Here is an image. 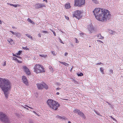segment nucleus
<instances>
[{
	"label": "nucleus",
	"instance_id": "nucleus-1",
	"mask_svg": "<svg viewBox=\"0 0 123 123\" xmlns=\"http://www.w3.org/2000/svg\"><path fill=\"white\" fill-rule=\"evenodd\" d=\"M96 18L102 21H106L111 18L110 12L107 10L103 9L100 8H96L93 11Z\"/></svg>",
	"mask_w": 123,
	"mask_h": 123
},
{
	"label": "nucleus",
	"instance_id": "nucleus-2",
	"mask_svg": "<svg viewBox=\"0 0 123 123\" xmlns=\"http://www.w3.org/2000/svg\"><path fill=\"white\" fill-rule=\"evenodd\" d=\"M12 86V85L8 79L0 78V87L6 99L8 98V92L11 89Z\"/></svg>",
	"mask_w": 123,
	"mask_h": 123
},
{
	"label": "nucleus",
	"instance_id": "nucleus-3",
	"mask_svg": "<svg viewBox=\"0 0 123 123\" xmlns=\"http://www.w3.org/2000/svg\"><path fill=\"white\" fill-rule=\"evenodd\" d=\"M34 71L37 73L44 72V68L43 66L40 64H36L34 68Z\"/></svg>",
	"mask_w": 123,
	"mask_h": 123
},
{
	"label": "nucleus",
	"instance_id": "nucleus-4",
	"mask_svg": "<svg viewBox=\"0 0 123 123\" xmlns=\"http://www.w3.org/2000/svg\"><path fill=\"white\" fill-rule=\"evenodd\" d=\"M0 120L4 123H9L10 122L9 119L6 115L1 112H0Z\"/></svg>",
	"mask_w": 123,
	"mask_h": 123
},
{
	"label": "nucleus",
	"instance_id": "nucleus-5",
	"mask_svg": "<svg viewBox=\"0 0 123 123\" xmlns=\"http://www.w3.org/2000/svg\"><path fill=\"white\" fill-rule=\"evenodd\" d=\"M75 113H77L83 119H85L86 118V117L84 114L82 112L80 111V110L77 109H75L74 111Z\"/></svg>",
	"mask_w": 123,
	"mask_h": 123
},
{
	"label": "nucleus",
	"instance_id": "nucleus-6",
	"mask_svg": "<svg viewBox=\"0 0 123 123\" xmlns=\"http://www.w3.org/2000/svg\"><path fill=\"white\" fill-rule=\"evenodd\" d=\"M37 85L39 89H42L43 88L47 89L48 88V86L44 83L42 84L37 83Z\"/></svg>",
	"mask_w": 123,
	"mask_h": 123
},
{
	"label": "nucleus",
	"instance_id": "nucleus-7",
	"mask_svg": "<svg viewBox=\"0 0 123 123\" xmlns=\"http://www.w3.org/2000/svg\"><path fill=\"white\" fill-rule=\"evenodd\" d=\"M85 0H75L74 6H81L85 3Z\"/></svg>",
	"mask_w": 123,
	"mask_h": 123
},
{
	"label": "nucleus",
	"instance_id": "nucleus-8",
	"mask_svg": "<svg viewBox=\"0 0 123 123\" xmlns=\"http://www.w3.org/2000/svg\"><path fill=\"white\" fill-rule=\"evenodd\" d=\"M74 17H75L78 19L82 17L80 12L78 10H76L74 12L73 15Z\"/></svg>",
	"mask_w": 123,
	"mask_h": 123
},
{
	"label": "nucleus",
	"instance_id": "nucleus-9",
	"mask_svg": "<svg viewBox=\"0 0 123 123\" xmlns=\"http://www.w3.org/2000/svg\"><path fill=\"white\" fill-rule=\"evenodd\" d=\"M60 105L57 102L54 101L52 107L51 108L53 109L56 110H57L58 107L60 106Z\"/></svg>",
	"mask_w": 123,
	"mask_h": 123
},
{
	"label": "nucleus",
	"instance_id": "nucleus-10",
	"mask_svg": "<svg viewBox=\"0 0 123 123\" xmlns=\"http://www.w3.org/2000/svg\"><path fill=\"white\" fill-rule=\"evenodd\" d=\"M60 105L57 102L54 101L52 107L51 108L53 109L56 110H57L58 107L60 106Z\"/></svg>",
	"mask_w": 123,
	"mask_h": 123
},
{
	"label": "nucleus",
	"instance_id": "nucleus-11",
	"mask_svg": "<svg viewBox=\"0 0 123 123\" xmlns=\"http://www.w3.org/2000/svg\"><path fill=\"white\" fill-rule=\"evenodd\" d=\"M35 8L36 9L41 8L43 7H45V5L43 4L40 3H37L35 5Z\"/></svg>",
	"mask_w": 123,
	"mask_h": 123
},
{
	"label": "nucleus",
	"instance_id": "nucleus-12",
	"mask_svg": "<svg viewBox=\"0 0 123 123\" xmlns=\"http://www.w3.org/2000/svg\"><path fill=\"white\" fill-rule=\"evenodd\" d=\"M87 28L88 30L91 33L94 30V28L92 24H90L88 25Z\"/></svg>",
	"mask_w": 123,
	"mask_h": 123
},
{
	"label": "nucleus",
	"instance_id": "nucleus-13",
	"mask_svg": "<svg viewBox=\"0 0 123 123\" xmlns=\"http://www.w3.org/2000/svg\"><path fill=\"white\" fill-rule=\"evenodd\" d=\"M22 79L23 82L26 86L28 85V82L27 78L25 76H22Z\"/></svg>",
	"mask_w": 123,
	"mask_h": 123
},
{
	"label": "nucleus",
	"instance_id": "nucleus-14",
	"mask_svg": "<svg viewBox=\"0 0 123 123\" xmlns=\"http://www.w3.org/2000/svg\"><path fill=\"white\" fill-rule=\"evenodd\" d=\"M55 101L51 99H49L47 101V103L48 105L51 108L53 105L54 102Z\"/></svg>",
	"mask_w": 123,
	"mask_h": 123
},
{
	"label": "nucleus",
	"instance_id": "nucleus-15",
	"mask_svg": "<svg viewBox=\"0 0 123 123\" xmlns=\"http://www.w3.org/2000/svg\"><path fill=\"white\" fill-rule=\"evenodd\" d=\"M23 68L24 70L25 71L26 73L28 75L30 74L31 73L30 71H29L28 68L26 66H24Z\"/></svg>",
	"mask_w": 123,
	"mask_h": 123
},
{
	"label": "nucleus",
	"instance_id": "nucleus-16",
	"mask_svg": "<svg viewBox=\"0 0 123 123\" xmlns=\"http://www.w3.org/2000/svg\"><path fill=\"white\" fill-rule=\"evenodd\" d=\"M14 35L18 38H19L21 36V34L18 32H15Z\"/></svg>",
	"mask_w": 123,
	"mask_h": 123
},
{
	"label": "nucleus",
	"instance_id": "nucleus-17",
	"mask_svg": "<svg viewBox=\"0 0 123 123\" xmlns=\"http://www.w3.org/2000/svg\"><path fill=\"white\" fill-rule=\"evenodd\" d=\"M7 41L11 44H13V40L12 39L9 38L8 40Z\"/></svg>",
	"mask_w": 123,
	"mask_h": 123
},
{
	"label": "nucleus",
	"instance_id": "nucleus-18",
	"mask_svg": "<svg viewBox=\"0 0 123 123\" xmlns=\"http://www.w3.org/2000/svg\"><path fill=\"white\" fill-rule=\"evenodd\" d=\"M65 6L66 9H68L70 7L69 3L66 4L65 5Z\"/></svg>",
	"mask_w": 123,
	"mask_h": 123
},
{
	"label": "nucleus",
	"instance_id": "nucleus-19",
	"mask_svg": "<svg viewBox=\"0 0 123 123\" xmlns=\"http://www.w3.org/2000/svg\"><path fill=\"white\" fill-rule=\"evenodd\" d=\"M57 117L58 118L61 119H62V120H65L66 119V118L65 117H61L59 116H57Z\"/></svg>",
	"mask_w": 123,
	"mask_h": 123
},
{
	"label": "nucleus",
	"instance_id": "nucleus-20",
	"mask_svg": "<svg viewBox=\"0 0 123 123\" xmlns=\"http://www.w3.org/2000/svg\"><path fill=\"white\" fill-rule=\"evenodd\" d=\"M97 36L98 37V38L99 39H104V37L103 36H102L101 34H98L97 35Z\"/></svg>",
	"mask_w": 123,
	"mask_h": 123
},
{
	"label": "nucleus",
	"instance_id": "nucleus-21",
	"mask_svg": "<svg viewBox=\"0 0 123 123\" xmlns=\"http://www.w3.org/2000/svg\"><path fill=\"white\" fill-rule=\"evenodd\" d=\"M13 59L14 60L18 62L19 63H21L22 62V61H20L15 57H13Z\"/></svg>",
	"mask_w": 123,
	"mask_h": 123
},
{
	"label": "nucleus",
	"instance_id": "nucleus-22",
	"mask_svg": "<svg viewBox=\"0 0 123 123\" xmlns=\"http://www.w3.org/2000/svg\"><path fill=\"white\" fill-rule=\"evenodd\" d=\"M27 20L28 21L30 22V23L32 24H34V22L32 20H31L29 18H28L27 19Z\"/></svg>",
	"mask_w": 123,
	"mask_h": 123
},
{
	"label": "nucleus",
	"instance_id": "nucleus-23",
	"mask_svg": "<svg viewBox=\"0 0 123 123\" xmlns=\"http://www.w3.org/2000/svg\"><path fill=\"white\" fill-rule=\"evenodd\" d=\"M92 1L93 2L95 3L96 4H98L99 3L98 0H92Z\"/></svg>",
	"mask_w": 123,
	"mask_h": 123
},
{
	"label": "nucleus",
	"instance_id": "nucleus-24",
	"mask_svg": "<svg viewBox=\"0 0 123 123\" xmlns=\"http://www.w3.org/2000/svg\"><path fill=\"white\" fill-rule=\"evenodd\" d=\"M39 56L41 57H43L44 58H45L47 56V55H44L43 54H42L39 55Z\"/></svg>",
	"mask_w": 123,
	"mask_h": 123
},
{
	"label": "nucleus",
	"instance_id": "nucleus-25",
	"mask_svg": "<svg viewBox=\"0 0 123 123\" xmlns=\"http://www.w3.org/2000/svg\"><path fill=\"white\" fill-rule=\"evenodd\" d=\"M8 4H9L10 5V6H13L15 7H17V6H18L17 5H14L13 4H10V3H8Z\"/></svg>",
	"mask_w": 123,
	"mask_h": 123
},
{
	"label": "nucleus",
	"instance_id": "nucleus-26",
	"mask_svg": "<svg viewBox=\"0 0 123 123\" xmlns=\"http://www.w3.org/2000/svg\"><path fill=\"white\" fill-rule=\"evenodd\" d=\"M25 35L29 38H30L31 39H32V37L31 36L29 35L28 34H26Z\"/></svg>",
	"mask_w": 123,
	"mask_h": 123
},
{
	"label": "nucleus",
	"instance_id": "nucleus-27",
	"mask_svg": "<svg viewBox=\"0 0 123 123\" xmlns=\"http://www.w3.org/2000/svg\"><path fill=\"white\" fill-rule=\"evenodd\" d=\"M77 75L78 76H83V74L82 73H80L79 74L78 73Z\"/></svg>",
	"mask_w": 123,
	"mask_h": 123
},
{
	"label": "nucleus",
	"instance_id": "nucleus-28",
	"mask_svg": "<svg viewBox=\"0 0 123 123\" xmlns=\"http://www.w3.org/2000/svg\"><path fill=\"white\" fill-rule=\"evenodd\" d=\"M100 70L102 74H104V70L102 68H100Z\"/></svg>",
	"mask_w": 123,
	"mask_h": 123
},
{
	"label": "nucleus",
	"instance_id": "nucleus-29",
	"mask_svg": "<svg viewBox=\"0 0 123 123\" xmlns=\"http://www.w3.org/2000/svg\"><path fill=\"white\" fill-rule=\"evenodd\" d=\"M94 111L97 114L99 115L100 116H102V115H100V113L98 112L97 111Z\"/></svg>",
	"mask_w": 123,
	"mask_h": 123
},
{
	"label": "nucleus",
	"instance_id": "nucleus-30",
	"mask_svg": "<svg viewBox=\"0 0 123 123\" xmlns=\"http://www.w3.org/2000/svg\"><path fill=\"white\" fill-rule=\"evenodd\" d=\"M49 68L50 70V71H53V68H52V67L51 66H49Z\"/></svg>",
	"mask_w": 123,
	"mask_h": 123
},
{
	"label": "nucleus",
	"instance_id": "nucleus-31",
	"mask_svg": "<svg viewBox=\"0 0 123 123\" xmlns=\"http://www.w3.org/2000/svg\"><path fill=\"white\" fill-rule=\"evenodd\" d=\"M22 51H18V52L17 54V55H20Z\"/></svg>",
	"mask_w": 123,
	"mask_h": 123
},
{
	"label": "nucleus",
	"instance_id": "nucleus-32",
	"mask_svg": "<svg viewBox=\"0 0 123 123\" xmlns=\"http://www.w3.org/2000/svg\"><path fill=\"white\" fill-rule=\"evenodd\" d=\"M23 49L24 50H28L29 49L26 46L25 47H23Z\"/></svg>",
	"mask_w": 123,
	"mask_h": 123
},
{
	"label": "nucleus",
	"instance_id": "nucleus-33",
	"mask_svg": "<svg viewBox=\"0 0 123 123\" xmlns=\"http://www.w3.org/2000/svg\"><path fill=\"white\" fill-rule=\"evenodd\" d=\"M50 30V31H52L53 32V33L54 34V35L55 36H56V34H55V31L52 30L51 29V30Z\"/></svg>",
	"mask_w": 123,
	"mask_h": 123
},
{
	"label": "nucleus",
	"instance_id": "nucleus-34",
	"mask_svg": "<svg viewBox=\"0 0 123 123\" xmlns=\"http://www.w3.org/2000/svg\"><path fill=\"white\" fill-rule=\"evenodd\" d=\"M113 31L112 30H109V32L110 34H112Z\"/></svg>",
	"mask_w": 123,
	"mask_h": 123
},
{
	"label": "nucleus",
	"instance_id": "nucleus-35",
	"mask_svg": "<svg viewBox=\"0 0 123 123\" xmlns=\"http://www.w3.org/2000/svg\"><path fill=\"white\" fill-rule=\"evenodd\" d=\"M51 53L52 54H53L54 55H55V51H51Z\"/></svg>",
	"mask_w": 123,
	"mask_h": 123
},
{
	"label": "nucleus",
	"instance_id": "nucleus-36",
	"mask_svg": "<svg viewBox=\"0 0 123 123\" xmlns=\"http://www.w3.org/2000/svg\"><path fill=\"white\" fill-rule=\"evenodd\" d=\"M106 102L109 105H110V107H111L112 105L109 102Z\"/></svg>",
	"mask_w": 123,
	"mask_h": 123
},
{
	"label": "nucleus",
	"instance_id": "nucleus-37",
	"mask_svg": "<svg viewBox=\"0 0 123 123\" xmlns=\"http://www.w3.org/2000/svg\"><path fill=\"white\" fill-rule=\"evenodd\" d=\"M42 32L43 33H48V32L47 31H42L41 32Z\"/></svg>",
	"mask_w": 123,
	"mask_h": 123
},
{
	"label": "nucleus",
	"instance_id": "nucleus-38",
	"mask_svg": "<svg viewBox=\"0 0 123 123\" xmlns=\"http://www.w3.org/2000/svg\"><path fill=\"white\" fill-rule=\"evenodd\" d=\"M59 39L60 40V42L64 44V43L62 42V40L59 37Z\"/></svg>",
	"mask_w": 123,
	"mask_h": 123
},
{
	"label": "nucleus",
	"instance_id": "nucleus-39",
	"mask_svg": "<svg viewBox=\"0 0 123 123\" xmlns=\"http://www.w3.org/2000/svg\"><path fill=\"white\" fill-rule=\"evenodd\" d=\"M63 64L65 66H67L68 65V64L67 63H66L65 62H63Z\"/></svg>",
	"mask_w": 123,
	"mask_h": 123
},
{
	"label": "nucleus",
	"instance_id": "nucleus-40",
	"mask_svg": "<svg viewBox=\"0 0 123 123\" xmlns=\"http://www.w3.org/2000/svg\"><path fill=\"white\" fill-rule=\"evenodd\" d=\"M80 34L81 36L83 37L84 35V33H80Z\"/></svg>",
	"mask_w": 123,
	"mask_h": 123
},
{
	"label": "nucleus",
	"instance_id": "nucleus-41",
	"mask_svg": "<svg viewBox=\"0 0 123 123\" xmlns=\"http://www.w3.org/2000/svg\"><path fill=\"white\" fill-rule=\"evenodd\" d=\"M10 31V32H11L13 35H14L15 32H14L12 31Z\"/></svg>",
	"mask_w": 123,
	"mask_h": 123
},
{
	"label": "nucleus",
	"instance_id": "nucleus-42",
	"mask_svg": "<svg viewBox=\"0 0 123 123\" xmlns=\"http://www.w3.org/2000/svg\"><path fill=\"white\" fill-rule=\"evenodd\" d=\"M116 33V32L114 31H113V34L112 35H115V34Z\"/></svg>",
	"mask_w": 123,
	"mask_h": 123
},
{
	"label": "nucleus",
	"instance_id": "nucleus-43",
	"mask_svg": "<svg viewBox=\"0 0 123 123\" xmlns=\"http://www.w3.org/2000/svg\"><path fill=\"white\" fill-rule=\"evenodd\" d=\"M75 39L76 40V43H78L79 42L78 41L77 39L76 38H75Z\"/></svg>",
	"mask_w": 123,
	"mask_h": 123
},
{
	"label": "nucleus",
	"instance_id": "nucleus-44",
	"mask_svg": "<svg viewBox=\"0 0 123 123\" xmlns=\"http://www.w3.org/2000/svg\"><path fill=\"white\" fill-rule=\"evenodd\" d=\"M110 74H111H111H112V73L113 72V70H110Z\"/></svg>",
	"mask_w": 123,
	"mask_h": 123
},
{
	"label": "nucleus",
	"instance_id": "nucleus-45",
	"mask_svg": "<svg viewBox=\"0 0 123 123\" xmlns=\"http://www.w3.org/2000/svg\"><path fill=\"white\" fill-rule=\"evenodd\" d=\"M97 41L99 42H101V43H103V42L102 41H100V40H97Z\"/></svg>",
	"mask_w": 123,
	"mask_h": 123
},
{
	"label": "nucleus",
	"instance_id": "nucleus-46",
	"mask_svg": "<svg viewBox=\"0 0 123 123\" xmlns=\"http://www.w3.org/2000/svg\"><path fill=\"white\" fill-rule=\"evenodd\" d=\"M68 55V53L67 52H66L65 53V56H66L67 55Z\"/></svg>",
	"mask_w": 123,
	"mask_h": 123
},
{
	"label": "nucleus",
	"instance_id": "nucleus-47",
	"mask_svg": "<svg viewBox=\"0 0 123 123\" xmlns=\"http://www.w3.org/2000/svg\"><path fill=\"white\" fill-rule=\"evenodd\" d=\"M66 18L67 19H69V18L67 16H66Z\"/></svg>",
	"mask_w": 123,
	"mask_h": 123
},
{
	"label": "nucleus",
	"instance_id": "nucleus-48",
	"mask_svg": "<svg viewBox=\"0 0 123 123\" xmlns=\"http://www.w3.org/2000/svg\"><path fill=\"white\" fill-rule=\"evenodd\" d=\"M111 118L113 120H115V119L113 118V117H112V116H111Z\"/></svg>",
	"mask_w": 123,
	"mask_h": 123
},
{
	"label": "nucleus",
	"instance_id": "nucleus-49",
	"mask_svg": "<svg viewBox=\"0 0 123 123\" xmlns=\"http://www.w3.org/2000/svg\"><path fill=\"white\" fill-rule=\"evenodd\" d=\"M16 57H17L18 58H21V57L20 56H16Z\"/></svg>",
	"mask_w": 123,
	"mask_h": 123
},
{
	"label": "nucleus",
	"instance_id": "nucleus-50",
	"mask_svg": "<svg viewBox=\"0 0 123 123\" xmlns=\"http://www.w3.org/2000/svg\"><path fill=\"white\" fill-rule=\"evenodd\" d=\"M13 56H14L16 57V56H17V55H16L15 54H13Z\"/></svg>",
	"mask_w": 123,
	"mask_h": 123
},
{
	"label": "nucleus",
	"instance_id": "nucleus-51",
	"mask_svg": "<svg viewBox=\"0 0 123 123\" xmlns=\"http://www.w3.org/2000/svg\"><path fill=\"white\" fill-rule=\"evenodd\" d=\"M101 64V62H99V63H97V65H100V64Z\"/></svg>",
	"mask_w": 123,
	"mask_h": 123
},
{
	"label": "nucleus",
	"instance_id": "nucleus-52",
	"mask_svg": "<svg viewBox=\"0 0 123 123\" xmlns=\"http://www.w3.org/2000/svg\"><path fill=\"white\" fill-rule=\"evenodd\" d=\"M38 35V36L39 37H41V34H39Z\"/></svg>",
	"mask_w": 123,
	"mask_h": 123
},
{
	"label": "nucleus",
	"instance_id": "nucleus-53",
	"mask_svg": "<svg viewBox=\"0 0 123 123\" xmlns=\"http://www.w3.org/2000/svg\"><path fill=\"white\" fill-rule=\"evenodd\" d=\"M61 88H56V90H58L59 89H60Z\"/></svg>",
	"mask_w": 123,
	"mask_h": 123
},
{
	"label": "nucleus",
	"instance_id": "nucleus-54",
	"mask_svg": "<svg viewBox=\"0 0 123 123\" xmlns=\"http://www.w3.org/2000/svg\"><path fill=\"white\" fill-rule=\"evenodd\" d=\"M25 106H26V107H29V108H31V107H29V106H28V105H26Z\"/></svg>",
	"mask_w": 123,
	"mask_h": 123
},
{
	"label": "nucleus",
	"instance_id": "nucleus-55",
	"mask_svg": "<svg viewBox=\"0 0 123 123\" xmlns=\"http://www.w3.org/2000/svg\"><path fill=\"white\" fill-rule=\"evenodd\" d=\"M3 65L4 66H5L6 65V63L5 62H4V63Z\"/></svg>",
	"mask_w": 123,
	"mask_h": 123
},
{
	"label": "nucleus",
	"instance_id": "nucleus-56",
	"mask_svg": "<svg viewBox=\"0 0 123 123\" xmlns=\"http://www.w3.org/2000/svg\"><path fill=\"white\" fill-rule=\"evenodd\" d=\"M59 92H57L56 93V94L57 95H59Z\"/></svg>",
	"mask_w": 123,
	"mask_h": 123
},
{
	"label": "nucleus",
	"instance_id": "nucleus-57",
	"mask_svg": "<svg viewBox=\"0 0 123 123\" xmlns=\"http://www.w3.org/2000/svg\"><path fill=\"white\" fill-rule=\"evenodd\" d=\"M63 99L64 100H68V99Z\"/></svg>",
	"mask_w": 123,
	"mask_h": 123
},
{
	"label": "nucleus",
	"instance_id": "nucleus-58",
	"mask_svg": "<svg viewBox=\"0 0 123 123\" xmlns=\"http://www.w3.org/2000/svg\"><path fill=\"white\" fill-rule=\"evenodd\" d=\"M12 28L13 29H14V28H15V27L14 26H13L12 27Z\"/></svg>",
	"mask_w": 123,
	"mask_h": 123
},
{
	"label": "nucleus",
	"instance_id": "nucleus-59",
	"mask_svg": "<svg viewBox=\"0 0 123 123\" xmlns=\"http://www.w3.org/2000/svg\"><path fill=\"white\" fill-rule=\"evenodd\" d=\"M2 22L0 20V24H2Z\"/></svg>",
	"mask_w": 123,
	"mask_h": 123
},
{
	"label": "nucleus",
	"instance_id": "nucleus-60",
	"mask_svg": "<svg viewBox=\"0 0 123 123\" xmlns=\"http://www.w3.org/2000/svg\"><path fill=\"white\" fill-rule=\"evenodd\" d=\"M43 1H46V2H47V0H43Z\"/></svg>",
	"mask_w": 123,
	"mask_h": 123
},
{
	"label": "nucleus",
	"instance_id": "nucleus-61",
	"mask_svg": "<svg viewBox=\"0 0 123 123\" xmlns=\"http://www.w3.org/2000/svg\"><path fill=\"white\" fill-rule=\"evenodd\" d=\"M74 83H75L76 84L77 83V82H76L75 80H74Z\"/></svg>",
	"mask_w": 123,
	"mask_h": 123
},
{
	"label": "nucleus",
	"instance_id": "nucleus-62",
	"mask_svg": "<svg viewBox=\"0 0 123 123\" xmlns=\"http://www.w3.org/2000/svg\"><path fill=\"white\" fill-rule=\"evenodd\" d=\"M74 83H75L76 84L77 83V82H76L75 80H74Z\"/></svg>",
	"mask_w": 123,
	"mask_h": 123
},
{
	"label": "nucleus",
	"instance_id": "nucleus-63",
	"mask_svg": "<svg viewBox=\"0 0 123 123\" xmlns=\"http://www.w3.org/2000/svg\"><path fill=\"white\" fill-rule=\"evenodd\" d=\"M60 62V63H61V64H63V62Z\"/></svg>",
	"mask_w": 123,
	"mask_h": 123
},
{
	"label": "nucleus",
	"instance_id": "nucleus-64",
	"mask_svg": "<svg viewBox=\"0 0 123 123\" xmlns=\"http://www.w3.org/2000/svg\"><path fill=\"white\" fill-rule=\"evenodd\" d=\"M68 123H71V122L70 121H69L68 122Z\"/></svg>",
	"mask_w": 123,
	"mask_h": 123
}]
</instances>
